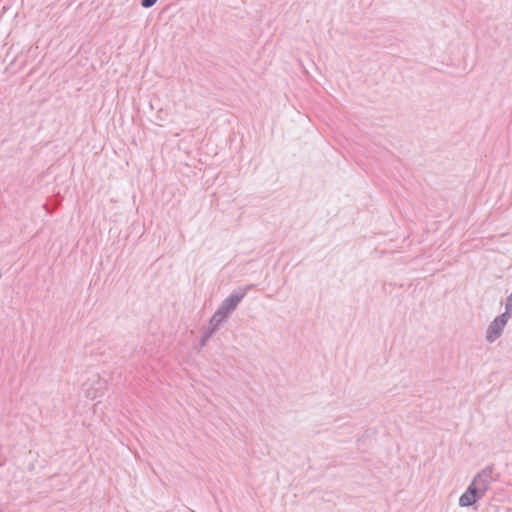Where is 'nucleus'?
<instances>
[{
    "label": "nucleus",
    "mask_w": 512,
    "mask_h": 512,
    "mask_svg": "<svg viewBox=\"0 0 512 512\" xmlns=\"http://www.w3.org/2000/svg\"><path fill=\"white\" fill-rule=\"evenodd\" d=\"M511 318V314L508 312H504L501 315L497 316L488 326L486 330V340L489 343H493L497 340L503 332L504 327L507 322Z\"/></svg>",
    "instance_id": "f257e3e1"
},
{
    "label": "nucleus",
    "mask_w": 512,
    "mask_h": 512,
    "mask_svg": "<svg viewBox=\"0 0 512 512\" xmlns=\"http://www.w3.org/2000/svg\"><path fill=\"white\" fill-rule=\"evenodd\" d=\"M493 466H487L484 469H482L480 472H478L472 482L470 483L472 486H474L477 490L480 491L484 496L487 492V490L490 487V484L492 483V473H493Z\"/></svg>",
    "instance_id": "f03ea898"
},
{
    "label": "nucleus",
    "mask_w": 512,
    "mask_h": 512,
    "mask_svg": "<svg viewBox=\"0 0 512 512\" xmlns=\"http://www.w3.org/2000/svg\"><path fill=\"white\" fill-rule=\"evenodd\" d=\"M246 292L232 293L229 297L222 301L218 309L219 314L228 318V316L236 309L240 301L244 298Z\"/></svg>",
    "instance_id": "7ed1b4c3"
},
{
    "label": "nucleus",
    "mask_w": 512,
    "mask_h": 512,
    "mask_svg": "<svg viewBox=\"0 0 512 512\" xmlns=\"http://www.w3.org/2000/svg\"><path fill=\"white\" fill-rule=\"evenodd\" d=\"M484 495L471 484L459 498L460 507H469L482 499Z\"/></svg>",
    "instance_id": "20e7f679"
},
{
    "label": "nucleus",
    "mask_w": 512,
    "mask_h": 512,
    "mask_svg": "<svg viewBox=\"0 0 512 512\" xmlns=\"http://www.w3.org/2000/svg\"><path fill=\"white\" fill-rule=\"evenodd\" d=\"M227 318L223 315L219 314V312H215L209 321V328L216 331L218 327L226 320Z\"/></svg>",
    "instance_id": "39448f33"
},
{
    "label": "nucleus",
    "mask_w": 512,
    "mask_h": 512,
    "mask_svg": "<svg viewBox=\"0 0 512 512\" xmlns=\"http://www.w3.org/2000/svg\"><path fill=\"white\" fill-rule=\"evenodd\" d=\"M512 311V293L507 297L506 304H505V312H508L511 314Z\"/></svg>",
    "instance_id": "423d86ee"
},
{
    "label": "nucleus",
    "mask_w": 512,
    "mask_h": 512,
    "mask_svg": "<svg viewBox=\"0 0 512 512\" xmlns=\"http://www.w3.org/2000/svg\"><path fill=\"white\" fill-rule=\"evenodd\" d=\"M157 0H141V6L144 8H150L152 7Z\"/></svg>",
    "instance_id": "0eeeda50"
},
{
    "label": "nucleus",
    "mask_w": 512,
    "mask_h": 512,
    "mask_svg": "<svg viewBox=\"0 0 512 512\" xmlns=\"http://www.w3.org/2000/svg\"><path fill=\"white\" fill-rule=\"evenodd\" d=\"M215 331L208 327V329L203 333L202 337L209 340Z\"/></svg>",
    "instance_id": "6e6552de"
},
{
    "label": "nucleus",
    "mask_w": 512,
    "mask_h": 512,
    "mask_svg": "<svg viewBox=\"0 0 512 512\" xmlns=\"http://www.w3.org/2000/svg\"><path fill=\"white\" fill-rule=\"evenodd\" d=\"M207 341H208L207 339H205L204 337H201L200 345H201V346H205V345H206V343H207Z\"/></svg>",
    "instance_id": "1a4fd4ad"
},
{
    "label": "nucleus",
    "mask_w": 512,
    "mask_h": 512,
    "mask_svg": "<svg viewBox=\"0 0 512 512\" xmlns=\"http://www.w3.org/2000/svg\"><path fill=\"white\" fill-rule=\"evenodd\" d=\"M157 119H158L159 121H163V120H164V119L162 118V116H160V115H157Z\"/></svg>",
    "instance_id": "9d476101"
},
{
    "label": "nucleus",
    "mask_w": 512,
    "mask_h": 512,
    "mask_svg": "<svg viewBox=\"0 0 512 512\" xmlns=\"http://www.w3.org/2000/svg\"><path fill=\"white\" fill-rule=\"evenodd\" d=\"M3 465H4V463L0 461V467H2Z\"/></svg>",
    "instance_id": "9b49d317"
}]
</instances>
